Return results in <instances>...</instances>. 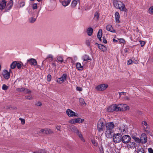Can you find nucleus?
Instances as JSON below:
<instances>
[{
    "instance_id": "nucleus-8",
    "label": "nucleus",
    "mask_w": 153,
    "mask_h": 153,
    "mask_svg": "<svg viewBox=\"0 0 153 153\" xmlns=\"http://www.w3.org/2000/svg\"><path fill=\"white\" fill-rule=\"evenodd\" d=\"M131 140V137L128 135H125L123 137L122 136L121 141L124 143H128Z\"/></svg>"
},
{
    "instance_id": "nucleus-60",
    "label": "nucleus",
    "mask_w": 153,
    "mask_h": 153,
    "mask_svg": "<svg viewBox=\"0 0 153 153\" xmlns=\"http://www.w3.org/2000/svg\"><path fill=\"white\" fill-rule=\"evenodd\" d=\"M124 99L127 100H129L130 98L127 96H126L124 98Z\"/></svg>"
},
{
    "instance_id": "nucleus-64",
    "label": "nucleus",
    "mask_w": 153,
    "mask_h": 153,
    "mask_svg": "<svg viewBox=\"0 0 153 153\" xmlns=\"http://www.w3.org/2000/svg\"><path fill=\"white\" fill-rule=\"evenodd\" d=\"M113 41L114 42H117L118 41L117 40L114 39H113Z\"/></svg>"
},
{
    "instance_id": "nucleus-59",
    "label": "nucleus",
    "mask_w": 153,
    "mask_h": 153,
    "mask_svg": "<svg viewBox=\"0 0 153 153\" xmlns=\"http://www.w3.org/2000/svg\"><path fill=\"white\" fill-rule=\"evenodd\" d=\"M45 129H42L40 130V132L42 133L45 134Z\"/></svg>"
},
{
    "instance_id": "nucleus-34",
    "label": "nucleus",
    "mask_w": 153,
    "mask_h": 153,
    "mask_svg": "<svg viewBox=\"0 0 153 153\" xmlns=\"http://www.w3.org/2000/svg\"><path fill=\"white\" fill-rule=\"evenodd\" d=\"M99 16V13L96 12L95 13L94 15V19L96 20H98Z\"/></svg>"
},
{
    "instance_id": "nucleus-44",
    "label": "nucleus",
    "mask_w": 153,
    "mask_h": 153,
    "mask_svg": "<svg viewBox=\"0 0 153 153\" xmlns=\"http://www.w3.org/2000/svg\"><path fill=\"white\" fill-rule=\"evenodd\" d=\"M2 88L4 90H6L8 89V86L4 84L2 86Z\"/></svg>"
},
{
    "instance_id": "nucleus-2",
    "label": "nucleus",
    "mask_w": 153,
    "mask_h": 153,
    "mask_svg": "<svg viewBox=\"0 0 153 153\" xmlns=\"http://www.w3.org/2000/svg\"><path fill=\"white\" fill-rule=\"evenodd\" d=\"M114 5L116 8L119 9L122 11L126 12L127 11V9L125 7V4L120 1L114 0Z\"/></svg>"
},
{
    "instance_id": "nucleus-50",
    "label": "nucleus",
    "mask_w": 153,
    "mask_h": 153,
    "mask_svg": "<svg viewBox=\"0 0 153 153\" xmlns=\"http://www.w3.org/2000/svg\"><path fill=\"white\" fill-rule=\"evenodd\" d=\"M76 90L77 91H80L82 90V88L79 87H76Z\"/></svg>"
},
{
    "instance_id": "nucleus-17",
    "label": "nucleus",
    "mask_w": 153,
    "mask_h": 153,
    "mask_svg": "<svg viewBox=\"0 0 153 153\" xmlns=\"http://www.w3.org/2000/svg\"><path fill=\"white\" fill-rule=\"evenodd\" d=\"M119 132L122 134L126 133L127 128L123 125H122L119 128Z\"/></svg>"
},
{
    "instance_id": "nucleus-11",
    "label": "nucleus",
    "mask_w": 153,
    "mask_h": 153,
    "mask_svg": "<svg viewBox=\"0 0 153 153\" xmlns=\"http://www.w3.org/2000/svg\"><path fill=\"white\" fill-rule=\"evenodd\" d=\"M108 87V85L105 84H102L98 85L96 87L97 90L99 91L105 90Z\"/></svg>"
},
{
    "instance_id": "nucleus-61",
    "label": "nucleus",
    "mask_w": 153,
    "mask_h": 153,
    "mask_svg": "<svg viewBox=\"0 0 153 153\" xmlns=\"http://www.w3.org/2000/svg\"><path fill=\"white\" fill-rule=\"evenodd\" d=\"M56 127V129L57 130H59V131H60V130L61 128H60V126H57Z\"/></svg>"
},
{
    "instance_id": "nucleus-9",
    "label": "nucleus",
    "mask_w": 153,
    "mask_h": 153,
    "mask_svg": "<svg viewBox=\"0 0 153 153\" xmlns=\"http://www.w3.org/2000/svg\"><path fill=\"white\" fill-rule=\"evenodd\" d=\"M67 77V75L64 74L61 77L57 79V82L61 84L66 80Z\"/></svg>"
},
{
    "instance_id": "nucleus-21",
    "label": "nucleus",
    "mask_w": 153,
    "mask_h": 153,
    "mask_svg": "<svg viewBox=\"0 0 153 153\" xmlns=\"http://www.w3.org/2000/svg\"><path fill=\"white\" fill-rule=\"evenodd\" d=\"M82 59L84 61H87L88 60L91 61V58L87 55L84 54L82 57Z\"/></svg>"
},
{
    "instance_id": "nucleus-6",
    "label": "nucleus",
    "mask_w": 153,
    "mask_h": 153,
    "mask_svg": "<svg viewBox=\"0 0 153 153\" xmlns=\"http://www.w3.org/2000/svg\"><path fill=\"white\" fill-rule=\"evenodd\" d=\"M141 126L143 128V130L145 132L149 133L150 132L149 128V125L147 124V122L145 121H142L141 124Z\"/></svg>"
},
{
    "instance_id": "nucleus-7",
    "label": "nucleus",
    "mask_w": 153,
    "mask_h": 153,
    "mask_svg": "<svg viewBox=\"0 0 153 153\" xmlns=\"http://www.w3.org/2000/svg\"><path fill=\"white\" fill-rule=\"evenodd\" d=\"M118 105L119 111H125L129 109V107L126 104H121Z\"/></svg>"
},
{
    "instance_id": "nucleus-46",
    "label": "nucleus",
    "mask_w": 153,
    "mask_h": 153,
    "mask_svg": "<svg viewBox=\"0 0 153 153\" xmlns=\"http://www.w3.org/2000/svg\"><path fill=\"white\" fill-rule=\"evenodd\" d=\"M32 8L34 10L37 9V4L36 3L33 4L32 6Z\"/></svg>"
},
{
    "instance_id": "nucleus-53",
    "label": "nucleus",
    "mask_w": 153,
    "mask_h": 153,
    "mask_svg": "<svg viewBox=\"0 0 153 153\" xmlns=\"http://www.w3.org/2000/svg\"><path fill=\"white\" fill-rule=\"evenodd\" d=\"M140 42L141 47L143 46L145 44V42L142 41H140Z\"/></svg>"
},
{
    "instance_id": "nucleus-56",
    "label": "nucleus",
    "mask_w": 153,
    "mask_h": 153,
    "mask_svg": "<svg viewBox=\"0 0 153 153\" xmlns=\"http://www.w3.org/2000/svg\"><path fill=\"white\" fill-rule=\"evenodd\" d=\"M25 92L26 93L29 94L31 92V91L28 89H25Z\"/></svg>"
},
{
    "instance_id": "nucleus-13",
    "label": "nucleus",
    "mask_w": 153,
    "mask_h": 153,
    "mask_svg": "<svg viewBox=\"0 0 153 153\" xmlns=\"http://www.w3.org/2000/svg\"><path fill=\"white\" fill-rule=\"evenodd\" d=\"M140 143H145L147 142V136L145 133H143L141 134L140 138Z\"/></svg>"
},
{
    "instance_id": "nucleus-51",
    "label": "nucleus",
    "mask_w": 153,
    "mask_h": 153,
    "mask_svg": "<svg viewBox=\"0 0 153 153\" xmlns=\"http://www.w3.org/2000/svg\"><path fill=\"white\" fill-rule=\"evenodd\" d=\"M51 76L50 75L48 74L47 76V80L48 81H50L51 80Z\"/></svg>"
},
{
    "instance_id": "nucleus-14",
    "label": "nucleus",
    "mask_w": 153,
    "mask_h": 153,
    "mask_svg": "<svg viewBox=\"0 0 153 153\" xmlns=\"http://www.w3.org/2000/svg\"><path fill=\"white\" fill-rule=\"evenodd\" d=\"M55 61L58 63L61 64L62 63H65L66 61H64L63 57L60 55H58L56 57V59Z\"/></svg>"
},
{
    "instance_id": "nucleus-58",
    "label": "nucleus",
    "mask_w": 153,
    "mask_h": 153,
    "mask_svg": "<svg viewBox=\"0 0 153 153\" xmlns=\"http://www.w3.org/2000/svg\"><path fill=\"white\" fill-rule=\"evenodd\" d=\"M42 105L41 103L40 102H38L36 104V105L38 106H41Z\"/></svg>"
},
{
    "instance_id": "nucleus-19",
    "label": "nucleus",
    "mask_w": 153,
    "mask_h": 153,
    "mask_svg": "<svg viewBox=\"0 0 153 153\" xmlns=\"http://www.w3.org/2000/svg\"><path fill=\"white\" fill-rule=\"evenodd\" d=\"M115 20L116 23H120V15L118 12H116L115 14Z\"/></svg>"
},
{
    "instance_id": "nucleus-42",
    "label": "nucleus",
    "mask_w": 153,
    "mask_h": 153,
    "mask_svg": "<svg viewBox=\"0 0 153 153\" xmlns=\"http://www.w3.org/2000/svg\"><path fill=\"white\" fill-rule=\"evenodd\" d=\"M137 153H144V151L143 149H139L137 150Z\"/></svg>"
},
{
    "instance_id": "nucleus-10",
    "label": "nucleus",
    "mask_w": 153,
    "mask_h": 153,
    "mask_svg": "<svg viewBox=\"0 0 153 153\" xmlns=\"http://www.w3.org/2000/svg\"><path fill=\"white\" fill-rule=\"evenodd\" d=\"M66 113L68 117H77V114L71 110L70 109H68L66 111Z\"/></svg>"
},
{
    "instance_id": "nucleus-22",
    "label": "nucleus",
    "mask_w": 153,
    "mask_h": 153,
    "mask_svg": "<svg viewBox=\"0 0 153 153\" xmlns=\"http://www.w3.org/2000/svg\"><path fill=\"white\" fill-rule=\"evenodd\" d=\"M80 119L79 118L73 119L69 120L68 122L71 124H75L79 122Z\"/></svg>"
},
{
    "instance_id": "nucleus-15",
    "label": "nucleus",
    "mask_w": 153,
    "mask_h": 153,
    "mask_svg": "<svg viewBox=\"0 0 153 153\" xmlns=\"http://www.w3.org/2000/svg\"><path fill=\"white\" fill-rule=\"evenodd\" d=\"M3 77L6 79H9L10 76V74L8 71L6 70H4L2 72Z\"/></svg>"
},
{
    "instance_id": "nucleus-43",
    "label": "nucleus",
    "mask_w": 153,
    "mask_h": 153,
    "mask_svg": "<svg viewBox=\"0 0 153 153\" xmlns=\"http://www.w3.org/2000/svg\"><path fill=\"white\" fill-rule=\"evenodd\" d=\"M149 13L153 14V6L150 7L149 9Z\"/></svg>"
},
{
    "instance_id": "nucleus-27",
    "label": "nucleus",
    "mask_w": 153,
    "mask_h": 153,
    "mask_svg": "<svg viewBox=\"0 0 153 153\" xmlns=\"http://www.w3.org/2000/svg\"><path fill=\"white\" fill-rule=\"evenodd\" d=\"M38 16V14L37 15V16L36 18L33 17H31L30 18L28 19V22L29 23H32L35 22L36 20V18Z\"/></svg>"
},
{
    "instance_id": "nucleus-48",
    "label": "nucleus",
    "mask_w": 153,
    "mask_h": 153,
    "mask_svg": "<svg viewBox=\"0 0 153 153\" xmlns=\"http://www.w3.org/2000/svg\"><path fill=\"white\" fill-rule=\"evenodd\" d=\"M19 4L20 7H23L25 6V2L24 1H22L20 2Z\"/></svg>"
},
{
    "instance_id": "nucleus-47",
    "label": "nucleus",
    "mask_w": 153,
    "mask_h": 153,
    "mask_svg": "<svg viewBox=\"0 0 153 153\" xmlns=\"http://www.w3.org/2000/svg\"><path fill=\"white\" fill-rule=\"evenodd\" d=\"M62 4L64 7H65L68 5V3H67L66 1H63L62 2Z\"/></svg>"
},
{
    "instance_id": "nucleus-57",
    "label": "nucleus",
    "mask_w": 153,
    "mask_h": 153,
    "mask_svg": "<svg viewBox=\"0 0 153 153\" xmlns=\"http://www.w3.org/2000/svg\"><path fill=\"white\" fill-rule=\"evenodd\" d=\"M102 39H103V42L104 43H107V41L105 39V37H102Z\"/></svg>"
},
{
    "instance_id": "nucleus-33",
    "label": "nucleus",
    "mask_w": 153,
    "mask_h": 153,
    "mask_svg": "<svg viewBox=\"0 0 153 153\" xmlns=\"http://www.w3.org/2000/svg\"><path fill=\"white\" fill-rule=\"evenodd\" d=\"M50 59L49 61L50 62L52 61L53 59V56L52 54H49L48 55L46 59Z\"/></svg>"
},
{
    "instance_id": "nucleus-24",
    "label": "nucleus",
    "mask_w": 153,
    "mask_h": 153,
    "mask_svg": "<svg viewBox=\"0 0 153 153\" xmlns=\"http://www.w3.org/2000/svg\"><path fill=\"white\" fill-rule=\"evenodd\" d=\"M69 128L71 131H73L76 133L78 132L79 131L78 129H77L75 126L73 125L69 126Z\"/></svg>"
},
{
    "instance_id": "nucleus-38",
    "label": "nucleus",
    "mask_w": 153,
    "mask_h": 153,
    "mask_svg": "<svg viewBox=\"0 0 153 153\" xmlns=\"http://www.w3.org/2000/svg\"><path fill=\"white\" fill-rule=\"evenodd\" d=\"M45 150L40 149L34 152L33 153H46Z\"/></svg>"
},
{
    "instance_id": "nucleus-49",
    "label": "nucleus",
    "mask_w": 153,
    "mask_h": 153,
    "mask_svg": "<svg viewBox=\"0 0 153 153\" xmlns=\"http://www.w3.org/2000/svg\"><path fill=\"white\" fill-rule=\"evenodd\" d=\"M52 65L54 68H56V65L55 61H53L52 63Z\"/></svg>"
},
{
    "instance_id": "nucleus-4",
    "label": "nucleus",
    "mask_w": 153,
    "mask_h": 153,
    "mask_svg": "<svg viewBox=\"0 0 153 153\" xmlns=\"http://www.w3.org/2000/svg\"><path fill=\"white\" fill-rule=\"evenodd\" d=\"M122 136L119 133L114 134L113 136V141L115 143L120 142L121 141Z\"/></svg>"
},
{
    "instance_id": "nucleus-1",
    "label": "nucleus",
    "mask_w": 153,
    "mask_h": 153,
    "mask_svg": "<svg viewBox=\"0 0 153 153\" xmlns=\"http://www.w3.org/2000/svg\"><path fill=\"white\" fill-rule=\"evenodd\" d=\"M13 4L12 0H10L7 4L6 1L4 0L0 1V10L5 9L6 11L10 10Z\"/></svg>"
},
{
    "instance_id": "nucleus-5",
    "label": "nucleus",
    "mask_w": 153,
    "mask_h": 153,
    "mask_svg": "<svg viewBox=\"0 0 153 153\" xmlns=\"http://www.w3.org/2000/svg\"><path fill=\"white\" fill-rule=\"evenodd\" d=\"M118 105L116 104H113L110 106L107 109V111L108 112H112L114 111H118Z\"/></svg>"
},
{
    "instance_id": "nucleus-37",
    "label": "nucleus",
    "mask_w": 153,
    "mask_h": 153,
    "mask_svg": "<svg viewBox=\"0 0 153 153\" xmlns=\"http://www.w3.org/2000/svg\"><path fill=\"white\" fill-rule=\"evenodd\" d=\"M25 90V88H17L16 89V90L17 91L20 92H23Z\"/></svg>"
},
{
    "instance_id": "nucleus-55",
    "label": "nucleus",
    "mask_w": 153,
    "mask_h": 153,
    "mask_svg": "<svg viewBox=\"0 0 153 153\" xmlns=\"http://www.w3.org/2000/svg\"><path fill=\"white\" fill-rule=\"evenodd\" d=\"M132 61L131 59H129L128 61L127 65H130L132 63Z\"/></svg>"
},
{
    "instance_id": "nucleus-23",
    "label": "nucleus",
    "mask_w": 153,
    "mask_h": 153,
    "mask_svg": "<svg viewBox=\"0 0 153 153\" xmlns=\"http://www.w3.org/2000/svg\"><path fill=\"white\" fill-rule=\"evenodd\" d=\"M106 30L111 32L114 33L115 32V30L113 28L112 26L110 25H107L106 26Z\"/></svg>"
},
{
    "instance_id": "nucleus-20",
    "label": "nucleus",
    "mask_w": 153,
    "mask_h": 153,
    "mask_svg": "<svg viewBox=\"0 0 153 153\" xmlns=\"http://www.w3.org/2000/svg\"><path fill=\"white\" fill-rule=\"evenodd\" d=\"M95 45H98L99 48L102 51L105 52L106 51V48L105 46L101 44H99L97 43H96Z\"/></svg>"
},
{
    "instance_id": "nucleus-36",
    "label": "nucleus",
    "mask_w": 153,
    "mask_h": 153,
    "mask_svg": "<svg viewBox=\"0 0 153 153\" xmlns=\"http://www.w3.org/2000/svg\"><path fill=\"white\" fill-rule=\"evenodd\" d=\"M77 1L76 0L73 1L71 3V5L73 7H74L77 5Z\"/></svg>"
},
{
    "instance_id": "nucleus-45",
    "label": "nucleus",
    "mask_w": 153,
    "mask_h": 153,
    "mask_svg": "<svg viewBox=\"0 0 153 153\" xmlns=\"http://www.w3.org/2000/svg\"><path fill=\"white\" fill-rule=\"evenodd\" d=\"M25 97L26 99L28 100H31L32 99L33 97L32 96L29 95L28 96H25Z\"/></svg>"
},
{
    "instance_id": "nucleus-62",
    "label": "nucleus",
    "mask_w": 153,
    "mask_h": 153,
    "mask_svg": "<svg viewBox=\"0 0 153 153\" xmlns=\"http://www.w3.org/2000/svg\"><path fill=\"white\" fill-rule=\"evenodd\" d=\"M12 107L11 105L8 106H7L6 108L7 109H11Z\"/></svg>"
},
{
    "instance_id": "nucleus-35",
    "label": "nucleus",
    "mask_w": 153,
    "mask_h": 153,
    "mask_svg": "<svg viewBox=\"0 0 153 153\" xmlns=\"http://www.w3.org/2000/svg\"><path fill=\"white\" fill-rule=\"evenodd\" d=\"M91 142L93 145L95 146H97L98 145V143L94 139H92L91 140Z\"/></svg>"
},
{
    "instance_id": "nucleus-32",
    "label": "nucleus",
    "mask_w": 153,
    "mask_h": 153,
    "mask_svg": "<svg viewBox=\"0 0 153 153\" xmlns=\"http://www.w3.org/2000/svg\"><path fill=\"white\" fill-rule=\"evenodd\" d=\"M134 143L133 142H130L128 145V148H133L134 147Z\"/></svg>"
},
{
    "instance_id": "nucleus-28",
    "label": "nucleus",
    "mask_w": 153,
    "mask_h": 153,
    "mask_svg": "<svg viewBox=\"0 0 153 153\" xmlns=\"http://www.w3.org/2000/svg\"><path fill=\"white\" fill-rule=\"evenodd\" d=\"M45 134H51L53 133V131L49 128H45Z\"/></svg>"
},
{
    "instance_id": "nucleus-29",
    "label": "nucleus",
    "mask_w": 153,
    "mask_h": 153,
    "mask_svg": "<svg viewBox=\"0 0 153 153\" xmlns=\"http://www.w3.org/2000/svg\"><path fill=\"white\" fill-rule=\"evenodd\" d=\"M76 66L77 69L78 70H82L83 69V66L81 65L80 63H77Z\"/></svg>"
},
{
    "instance_id": "nucleus-52",
    "label": "nucleus",
    "mask_w": 153,
    "mask_h": 153,
    "mask_svg": "<svg viewBox=\"0 0 153 153\" xmlns=\"http://www.w3.org/2000/svg\"><path fill=\"white\" fill-rule=\"evenodd\" d=\"M148 151L149 153H153V150L152 148H149Z\"/></svg>"
},
{
    "instance_id": "nucleus-26",
    "label": "nucleus",
    "mask_w": 153,
    "mask_h": 153,
    "mask_svg": "<svg viewBox=\"0 0 153 153\" xmlns=\"http://www.w3.org/2000/svg\"><path fill=\"white\" fill-rule=\"evenodd\" d=\"M93 29L91 27L88 28L87 30V33L89 36H91L92 35L93 32Z\"/></svg>"
},
{
    "instance_id": "nucleus-3",
    "label": "nucleus",
    "mask_w": 153,
    "mask_h": 153,
    "mask_svg": "<svg viewBox=\"0 0 153 153\" xmlns=\"http://www.w3.org/2000/svg\"><path fill=\"white\" fill-rule=\"evenodd\" d=\"M106 124L105 120L101 118L98 121L97 124V130L99 132L103 131L105 128Z\"/></svg>"
},
{
    "instance_id": "nucleus-39",
    "label": "nucleus",
    "mask_w": 153,
    "mask_h": 153,
    "mask_svg": "<svg viewBox=\"0 0 153 153\" xmlns=\"http://www.w3.org/2000/svg\"><path fill=\"white\" fill-rule=\"evenodd\" d=\"M132 138L136 142L139 143H140V139L139 138L136 137H132Z\"/></svg>"
},
{
    "instance_id": "nucleus-30",
    "label": "nucleus",
    "mask_w": 153,
    "mask_h": 153,
    "mask_svg": "<svg viewBox=\"0 0 153 153\" xmlns=\"http://www.w3.org/2000/svg\"><path fill=\"white\" fill-rule=\"evenodd\" d=\"M76 134L80 138L81 140L83 142H85V140L84 139L83 137L81 134V132H79V130L78 131V132H77L76 133Z\"/></svg>"
},
{
    "instance_id": "nucleus-54",
    "label": "nucleus",
    "mask_w": 153,
    "mask_h": 153,
    "mask_svg": "<svg viewBox=\"0 0 153 153\" xmlns=\"http://www.w3.org/2000/svg\"><path fill=\"white\" fill-rule=\"evenodd\" d=\"M19 119L21 120V121L22 124L23 125L25 124V120L22 118H19Z\"/></svg>"
},
{
    "instance_id": "nucleus-31",
    "label": "nucleus",
    "mask_w": 153,
    "mask_h": 153,
    "mask_svg": "<svg viewBox=\"0 0 153 153\" xmlns=\"http://www.w3.org/2000/svg\"><path fill=\"white\" fill-rule=\"evenodd\" d=\"M16 65V61L13 62L10 65V67L11 69H14L15 68Z\"/></svg>"
},
{
    "instance_id": "nucleus-25",
    "label": "nucleus",
    "mask_w": 153,
    "mask_h": 153,
    "mask_svg": "<svg viewBox=\"0 0 153 153\" xmlns=\"http://www.w3.org/2000/svg\"><path fill=\"white\" fill-rule=\"evenodd\" d=\"M102 35V30L101 29H99L97 35V36L100 41H101Z\"/></svg>"
},
{
    "instance_id": "nucleus-18",
    "label": "nucleus",
    "mask_w": 153,
    "mask_h": 153,
    "mask_svg": "<svg viewBox=\"0 0 153 153\" xmlns=\"http://www.w3.org/2000/svg\"><path fill=\"white\" fill-rule=\"evenodd\" d=\"M113 132V130H108L106 129L105 132V136L107 138H110L112 137V133Z\"/></svg>"
},
{
    "instance_id": "nucleus-41",
    "label": "nucleus",
    "mask_w": 153,
    "mask_h": 153,
    "mask_svg": "<svg viewBox=\"0 0 153 153\" xmlns=\"http://www.w3.org/2000/svg\"><path fill=\"white\" fill-rule=\"evenodd\" d=\"M16 65L18 69H20L22 67V64L21 63L16 62Z\"/></svg>"
},
{
    "instance_id": "nucleus-40",
    "label": "nucleus",
    "mask_w": 153,
    "mask_h": 153,
    "mask_svg": "<svg viewBox=\"0 0 153 153\" xmlns=\"http://www.w3.org/2000/svg\"><path fill=\"white\" fill-rule=\"evenodd\" d=\"M79 101L80 102V103L82 104V105H84V104H85V105L86 104L84 102V99L82 98H80L79 99Z\"/></svg>"
},
{
    "instance_id": "nucleus-12",
    "label": "nucleus",
    "mask_w": 153,
    "mask_h": 153,
    "mask_svg": "<svg viewBox=\"0 0 153 153\" xmlns=\"http://www.w3.org/2000/svg\"><path fill=\"white\" fill-rule=\"evenodd\" d=\"M27 64H29L31 65L36 66L37 65V62L35 59L31 58L27 60Z\"/></svg>"
},
{
    "instance_id": "nucleus-63",
    "label": "nucleus",
    "mask_w": 153,
    "mask_h": 153,
    "mask_svg": "<svg viewBox=\"0 0 153 153\" xmlns=\"http://www.w3.org/2000/svg\"><path fill=\"white\" fill-rule=\"evenodd\" d=\"M17 109V108L15 106H13L12 107H11V109L13 110H16Z\"/></svg>"
},
{
    "instance_id": "nucleus-16",
    "label": "nucleus",
    "mask_w": 153,
    "mask_h": 153,
    "mask_svg": "<svg viewBox=\"0 0 153 153\" xmlns=\"http://www.w3.org/2000/svg\"><path fill=\"white\" fill-rule=\"evenodd\" d=\"M105 126L106 130H113L114 125L113 122H109L105 124Z\"/></svg>"
}]
</instances>
